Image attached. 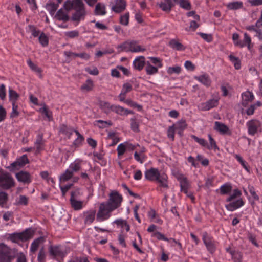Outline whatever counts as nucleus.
<instances>
[{
    "instance_id": "f257e3e1",
    "label": "nucleus",
    "mask_w": 262,
    "mask_h": 262,
    "mask_svg": "<svg viewBox=\"0 0 262 262\" xmlns=\"http://www.w3.org/2000/svg\"><path fill=\"white\" fill-rule=\"evenodd\" d=\"M242 195L241 191L238 189L233 190L232 194L228 197L226 201L227 202H230L229 204L226 205V209L230 211H233L234 210L243 206L245 203L242 199L240 198L235 201L231 202L232 200L236 198H239Z\"/></svg>"
},
{
    "instance_id": "f03ea898",
    "label": "nucleus",
    "mask_w": 262,
    "mask_h": 262,
    "mask_svg": "<svg viewBox=\"0 0 262 262\" xmlns=\"http://www.w3.org/2000/svg\"><path fill=\"white\" fill-rule=\"evenodd\" d=\"M81 168V161L79 160H75L70 165L69 168L60 176L59 180H69L73 178L77 179H80L79 177H74V174L80 170Z\"/></svg>"
},
{
    "instance_id": "7ed1b4c3",
    "label": "nucleus",
    "mask_w": 262,
    "mask_h": 262,
    "mask_svg": "<svg viewBox=\"0 0 262 262\" xmlns=\"http://www.w3.org/2000/svg\"><path fill=\"white\" fill-rule=\"evenodd\" d=\"M113 210L106 203H101L97 214V220L101 222L108 219L110 216L111 212Z\"/></svg>"
},
{
    "instance_id": "20e7f679",
    "label": "nucleus",
    "mask_w": 262,
    "mask_h": 262,
    "mask_svg": "<svg viewBox=\"0 0 262 262\" xmlns=\"http://www.w3.org/2000/svg\"><path fill=\"white\" fill-rule=\"evenodd\" d=\"M108 196V200L106 203L114 210L121 205L122 197L117 191H112Z\"/></svg>"
},
{
    "instance_id": "39448f33",
    "label": "nucleus",
    "mask_w": 262,
    "mask_h": 262,
    "mask_svg": "<svg viewBox=\"0 0 262 262\" xmlns=\"http://www.w3.org/2000/svg\"><path fill=\"white\" fill-rule=\"evenodd\" d=\"M50 255L53 257H63L67 254V252L61 245H51L49 248Z\"/></svg>"
},
{
    "instance_id": "423d86ee",
    "label": "nucleus",
    "mask_w": 262,
    "mask_h": 262,
    "mask_svg": "<svg viewBox=\"0 0 262 262\" xmlns=\"http://www.w3.org/2000/svg\"><path fill=\"white\" fill-rule=\"evenodd\" d=\"M203 241L208 251L211 253H214L216 249L215 242L206 232L203 233Z\"/></svg>"
},
{
    "instance_id": "0eeeda50",
    "label": "nucleus",
    "mask_w": 262,
    "mask_h": 262,
    "mask_svg": "<svg viewBox=\"0 0 262 262\" xmlns=\"http://www.w3.org/2000/svg\"><path fill=\"white\" fill-rule=\"evenodd\" d=\"M32 236V234L30 231L26 230L24 232L19 233H14L11 235V239L15 242L20 240L21 241H26L31 238Z\"/></svg>"
},
{
    "instance_id": "6e6552de",
    "label": "nucleus",
    "mask_w": 262,
    "mask_h": 262,
    "mask_svg": "<svg viewBox=\"0 0 262 262\" xmlns=\"http://www.w3.org/2000/svg\"><path fill=\"white\" fill-rule=\"evenodd\" d=\"M29 162L26 155H23L20 158L17 159L15 162L11 164L10 167L12 170L18 169Z\"/></svg>"
},
{
    "instance_id": "1a4fd4ad",
    "label": "nucleus",
    "mask_w": 262,
    "mask_h": 262,
    "mask_svg": "<svg viewBox=\"0 0 262 262\" xmlns=\"http://www.w3.org/2000/svg\"><path fill=\"white\" fill-rule=\"evenodd\" d=\"M260 126V123L257 120H251L247 122L248 133L251 135H254Z\"/></svg>"
},
{
    "instance_id": "9d476101",
    "label": "nucleus",
    "mask_w": 262,
    "mask_h": 262,
    "mask_svg": "<svg viewBox=\"0 0 262 262\" xmlns=\"http://www.w3.org/2000/svg\"><path fill=\"white\" fill-rule=\"evenodd\" d=\"M145 176V178L148 180H160L159 171L155 168H151L146 170Z\"/></svg>"
},
{
    "instance_id": "9b49d317",
    "label": "nucleus",
    "mask_w": 262,
    "mask_h": 262,
    "mask_svg": "<svg viewBox=\"0 0 262 262\" xmlns=\"http://www.w3.org/2000/svg\"><path fill=\"white\" fill-rule=\"evenodd\" d=\"M218 104V101L215 99L208 100L205 103H202L199 106V108L202 111H208L215 107Z\"/></svg>"
},
{
    "instance_id": "f8f14e48",
    "label": "nucleus",
    "mask_w": 262,
    "mask_h": 262,
    "mask_svg": "<svg viewBox=\"0 0 262 262\" xmlns=\"http://www.w3.org/2000/svg\"><path fill=\"white\" fill-rule=\"evenodd\" d=\"M126 2L124 0H115L112 6V10L116 13H120L125 10Z\"/></svg>"
},
{
    "instance_id": "ddd939ff",
    "label": "nucleus",
    "mask_w": 262,
    "mask_h": 262,
    "mask_svg": "<svg viewBox=\"0 0 262 262\" xmlns=\"http://www.w3.org/2000/svg\"><path fill=\"white\" fill-rule=\"evenodd\" d=\"M112 112H115L121 116L127 115L128 114L133 113V112L131 110L125 109L122 106L116 105H114L113 107H112Z\"/></svg>"
},
{
    "instance_id": "4468645a",
    "label": "nucleus",
    "mask_w": 262,
    "mask_h": 262,
    "mask_svg": "<svg viewBox=\"0 0 262 262\" xmlns=\"http://www.w3.org/2000/svg\"><path fill=\"white\" fill-rule=\"evenodd\" d=\"M86 15V10L78 11L72 14L71 20L78 23L80 21L84 20Z\"/></svg>"
},
{
    "instance_id": "2eb2a0df",
    "label": "nucleus",
    "mask_w": 262,
    "mask_h": 262,
    "mask_svg": "<svg viewBox=\"0 0 262 262\" xmlns=\"http://www.w3.org/2000/svg\"><path fill=\"white\" fill-rule=\"evenodd\" d=\"M45 146V141L43 140V135L39 134L37 136L36 141L35 142V147L36 148V153L38 154L43 149Z\"/></svg>"
},
{
    "instance_id": "dca6fc26",
    "label": "nucleus",
    "mask_w": 262,
    "mask_h": 262,
    "mask_svg": "<svg viewBox=\"0 0 262 262\" xmlns=\"http://www.w3.org/2000/svg\"><path fill=\"white\" fill-rule=\"evenodd\" d=\"M76 192H72L71 194L70 202L72 207L75 210H79L82 207V202L77 201L75 199Z\"/></svg>"
},
{
    "instance_id": "f3484780",
    "label": "nucleus",
    "mask_w": 262,
    "mask_h": 262,
    "mask_svg": "<svg viewBox=\"0 0 262 262\" xmlns=\"http://www.w3.org/2000/svg\"><path fill=\"white\" fill-rule=\"evenodd\" d=\"M159 7L164 11L169 12L173 4L171 0H163L159 4Z\"/></svg>"
},
{
    "instance_id": "a211bd4d",
    "label": "nucleus",
    "mask_w": 262,
    "mask_h": 262,
    "mask_svg": "<svg viewBox=\"0 0 262 262\" xmlns=\"http://www.w3.org/2000/svg\"><path fill=\"white\" fill-rule=\"evenodd\" d=\"M145 58L144 56H139L136 58L133 61V65L136 69L141 70L145 66Z\"/></svg>"
},
{
    "instance_id": "6ab92c4d",
    "label": "nucleus",
    "mask_w": 262,
    "mask_h": 262,
    "mask_svg": "<svg viewBox=\"0 0 262 262\" xmlns=\"http://www.w3.org/2000/svg\"><path fill=\"white\" fill-rule=\"evenodd\" d=\"M55 17L59 20L64 22L68 21L69 20L68 12L63 10L62 9H59L55 15Z\"/></svg>"
},
{
    "instance_id": "aec40b11",
    "label": "nucleus",
    "mask_w": 262,
    "mask_h": 262,
    "mask_svg": "<svg viewBox=\"0 0 262 262\" xmlns=\"http://www.w3.org/2000/svg\"><path fill=\"white\" fill-rule=\"evenodd\" d=\"M251 42V39L250 37L248 35L247 33H245L244 39L243 41H237L236 42H235V45L239 46L241 48H243L247 45L248 49H250Z\"/></svg>"
},
{
    "instance_id": "412c9836",
    "label": "nucleus",
    "mask_w": 262,
    "mask_h": 262,
    "mask_svg": "<svg viewBox=\"0 0 262 262\" xmlns=\"http://www.w3.org/2000/svg\"><path fill=\"white\" fill-rule=\"evenodd\" d=\"M214 128L222 134H228L229 131V129L227 126L224 123L217 121L215 122Z\"/></svg>"
},
{
    "instance_id": "4be33fe9",
    "label": "nucleus",
    "mask_w": 262,
    "mask_h": 262,
    "mask_svg": "<svg viewBox=\"0 0 262 262\" xmlns=\"http://www.w3.org/2000/svg\"><path fill=\"white\" fill-rule=\"evenodd\" d=\"M45 241L44 237L40 236L36 239H34L30 247V251L32 253H35L40 244L43 243Z\"/></svg>"
},
{
    "instance_id": "5701e85b",
    "label": "nucleus",
    "mask_w": 262,
    "mask_h": 262,
    "mask_svg": "<svg viewBox=\"0 0 262 262\" xmlns=\"http://www.w3.org/2000/svg\"><path fill=\"white\" fill-rule=\"evenodd\" d=\"M14 258L10 251L2 252L0 253L1 262H11Z\"/></svg>"
},
{
    "instance_id": "b1692460",
    "label": "nucleus",
    "mask_w": 262,
    "mask_h": 262,
    "mask_svg": "<svg viewBox=\"0 0 262 262\" xmlns=\"http://www.w3.org/2000/svg\"><path fill=\"white\" fill-rule=\"evenodd\" d=\"M181 190L183 191L185 193L191 198L192 200H194V198L192 196V194L188 192V189L190 188V185L189 181H181L180 183Z\"/></svg>"
},
{
    "instance_id": "393cba45",
    "label": "nucleus",
    "mask_w": 262,
    "mask_h": 262,
    "mask_svg": "<svg viewBox=\"0 0 262 262\" xmlns=\"http://www.w3.org/2000/svg\"><path fill=\"white\" fill-rule=\"evenodd\" d=\"M169 45L172 49L178 51H183L185 49V47L181 43L174 39L170 40Z\"/></svg>"
},
{
    "instance_id": "a878e982",
    "label": "nucleus",
    "mask_w": 262,
    "mask_h": 262,
    "mask_svg": "<svg viewBox=\"0 0 262 262\" xmlns=\"http://www.w3.org/2000/svg\"><path fill=\"white\" fill-rule=\"evenodd\" d=\"M195 79L207 86H209L211 84V80L207 74L195 76Z\"/></svg>"
},
{
    "instance_id": "bb28decb",
    "label": "nucleus",
    "mask_w": 262,
    "mask_h": 262,
    "mask_svg": "<svg viewBox=\"0 0 262 262\" xmlns=\"http://www.w3.org/2000/svg\"><path fill=\"white\" fill-rule=\"evenodd\" d=\"M243 105H245L247 102H251L254 98L252 93L250 91H246L242 94Z\"/></svg>"
},
{
    "instance_id": "cd10ccee",
    "label": "nucleus",
    "mask_w": 262,
    "mask_h": 262,
    "mask_svg": "<svg viewBox=\"0 0 262 262\" xmlns=\"http://www.w3.org/2000/svg\"><path fill=\"white\" fill-rule=\"evenodd\" d=\"M74 132H75V130L73 128L64 124L61 125L60 127V132L68 136L69 138Z\"/></svg>"
},
{
    "instance_id": "c85d7f7f",
    "label": "nucleus",
    "mask_w": 262,
    "mask_h": 262,
    "mask_svg": "<svg viewBox=\"0 0 262 262\" xmlns=\"http://www.w3.org/2000/svg\"><path fill=\"white\" fill-rule=\"evenodd\" d=\"M94 84L92 80L88 79L81 86V90L83 92H88L93 90Z\"/></svg>"
},
{
    "instance_id": "c756f323",
    "label": "nucleus",
    "mask_w": 262,
    "mask_h": 262,
    "mask_svg": "<svg viewBox=\"0 0 262 262\" xmlns=\"http://www.w3.org/2000/svg\"><path fill=\"white\" fill-rule=\"evenodd\" d=\"M8 201V195L5 192L0 191V206L2 208H7V204Z\"/></svg>"
},
{
    "instance_id": "7c9ffc66",
    "label": "nucleus",
    "mask_w": 262,
    "mask_h": 262,
    "mask_svg": "<svg viewBox=\"0 0 262 262\" xmlns=\"http://www.w3.org/2000/svg\"><path fill=\"white\" fill-rule=\"evenodd\" d=\"M113 105L105 101H101L99 104L100 108L106 114H108L112 111Z\"/></svg>"
},
{
    "instance_id": "2f4dec72",
    "label": "nucleus",
    "mask_w": 262,
    "mask_h": 262,
    "mask_svg": "<svg viewBox=\"0 0 262 262\" xmlns=\"http://www.w3.org/2000/svg\"><path fill=\"white\" fill-rule=\"evenodd\" d=\"M95 217V211L90 210L85 213V223L91 224L94 220Z\"/></svg>"
},
{
    "instance_id": "473e14b6",
    "label": "nucleus",
    "mask_w": 262,
    "mask_h": 262,
    "mask_svg": "<svg viewBox=\"0 0 262 262\" xmlns=\"http://www.w3.org/2000/svg\"><path fill=\"white\" fill-rule=\"evenodd\" d=\"M131 41H125L117 47L118 52L120 53L122 51L130 52Z\"/></svg>"
},
{
    "instance_id": "72a5a7b5",
    "label": "nucleus",
    "mask_w": 262,
    "mask_h": 262,
    "mask_svg": "<svg viewBox=\"0 0 262 262\" xmlns=\"http://www.w3.org/2000/svg\"><path fill=\"white\" fill-rule=\"evenodd\" d=\"M59 6L58 4H55L54 2H50L46 4V8L49 11L51 15L54 14Z\"/></svg>"
},
{
    "instance_id": "f704fd0d",
    "label": "nucleus",
    "mask_w": 262,
    "mask_h": 262,
    "mask_svg": "<svg viewBox=\"0 0 262 262\" xmlns=\"http://www.w3.org/2000/svg\"><path fill=\"white\" fill-rule=\"evenodd\" d=\"M17 180H30L31 179L30 174L27 171H21L16 173Z\"/></svg>"
},
{
    "instance_id": "c9c22d12",
    "label": "nucleus",
    "mask_w": 262,
    "mask_h": 262,
    "mask_svg": "<svg viewBox=\"0 0 262 262\" xmlns=\"http://www.w3.org/2000/svg\"><path fill=\"white\" fill-rule=\"evenodd\" d=\"M232 189V187L229 183H225L221 186L220 188V193L222 195L229 194L231 192Z\"/></svg>"
},
{
    "instance_id": "e433bc0d",
    "label": "nucleus",
    "mask_w": 262,
    "mask_h": 262,
    "mask_svg": "<svg viewBox=\"0 0 262 262\" xmlns=\"http://www.w3.org/2000/svg\"><path fill=\"white\" fill-rule=\"evenodd\" d=\"M95 12L96 15H105L106 14V11L104 5L100 3L97 4L95 7Z\"/></svg>"
},
{
    "instance_id": "4c0bfd02",
    "label": "nucleus",
    "mask_w": 262,
    "mask_h": 262,
    "mask_svg": "<svg viewBox=\"0 0 262 262\" xmlns=\"http://www.w3.org/2000/svg\"><path fill=\"white\" fill-rule=\"evenodd\" d=\"M243 4L242 2H234L230 3L227 5V7L230 10H237L242 8Z\"/></svg>"
},
{
    "instance_id": "58836bf2",
    "label": "nucleus",
    "mask_w": 262,
    "mask_h": 262,
    "mask_svg": "<svg viewBox=\"0 0 262 262\" xmlns=\"http://www.w3.org/2000/svg\"><path fill=\"white\" fill-rule=\"evenodd\" d=\"M230 254L234 262L242 261V254L241 252L236 251H230Z\"/></svg>"
},
{
    "instance_id": "ea45409f",
    "label": "nucleus",
    "mask_w": 262,
    "mask_h": 262,
    "mask_svg": "<svg viewBox=\"0 0 262 262\" xmlns=\"http://www.w3.org/2000/svg\"><path fill=\"white\" fill-rule=\"evenodd\" d=\"M18 94L14 90L9 89V97L10 100L12 101V103H16L17 100L19 98Z\"/></svg>"
},
{
    "instance_id": "a19ab883",
    "label": "nucleus",
    "mask_w": 262,
    "mask_h": 262,
    "mask_svg": "<svg viewBox=\"0 0 262 262\" xmlns=\"http://www.w3.org/2000/svg\"><path fill=\"white\" fill-rule=\"evenodd\" d=\"M74 10L75 12L78 11L85 10L84 4L81 0H75Z\"/></svg>"
},
{
    "instance_id": "79ce46f5",
    "label": "nucleus",
    "mask_w": 262,
    "mask_h": 262,
    "mask_svg": "<svg viewBox=\"0 0 262 262\" xmlns=\"http://www.w3.org/2000/svg\"><path fill=\"white\" fill-rule=\"evenodd\" d=\"M130 52H143L145 51L144 48H142L140 46H139L136 41H132L130 44Z\"/></svg>"
},
{
    "instance_id": "37998d69",
    "label": "nucleus",
    "mask_w": 262,
    "mask_h": 262,
    "mask_svg": "<svg viewBox=\"0 0 262 262\" xmlns=\"http://www.w3.org/2000/svg\"><path fill=\"white\" fill-rule=\"evenodd\" d=\"M145 70L147 74L148 75H152L158 72L157 68L152 66L148 61L146 63Z\"/></svg>"
},
{
    "instance_id": "c03bdc74",
    "label": "nucleus",
    "mask_w": 262,
    "mask_h": 262,
    "mask_svg": "<svg viewBox=\"0 0 262 262\" xmlns=\"http://www.w3.org/2000/svg\"><path fill=\"white\" fill-rule=\"evenodd\" d=\"M172 126H174L176 130H184L187 127V124L184 120H181Z\"/></svg>"
},
{
    "instance_id": "a18cd8bd",
    "label": "nucleus",
    "mask_w": 262,
    "mask_h": 262,
    "mask_svg": "<svg viewBox=\"0 0 262 262\" xmlns=\"http://www.w3.org/2000/svg\"><path fill=\"white\" fill-rule=\"evenodd\" d=\"M96 123H99L98 126L100 128H104L109 126L112 125L113 123L111 121H103L102 120H98L95 121V125Z\"/></svg>"
},
{
    "instance_id": "49530a36",
    "label": "nucleus",
    "mask_w": 262,
    "mask_h": 262,
    "mask_svg": "<svg viewBox=\"0 0 262 262\" xmlns=\"http://www.w3.org/2000/svg\"><path fill=\"white\" fill-rule=\"evenodd\" d=\"M39 41L40 43L43 47L47 46L49 43L48 38L47 35L42 32L39 36Z\"/></svg>"
},
{
    "instance_id": "de8ad7c7",
    "label": "nucleus",
    "mask_w": 262,
    "mask_h": 262,
    "mask_svg": "<svg viewBox=\"0 0 262 262\" xmlns=\"http://www.w3.org/2000/svg\"><path fill=\"white\" fill-rule=\"evenodd\" d=\"M229 58L230 61L234 64V67L236 69H239L241 68V62L237 57H236L232 55H230Z\"/></svg>"
},
{
    "instance_id": "09e8293b",
    "label": "nucleus",
    "mask_w": 262,
    "mask_h": 262,
    "mask_svg": "<svg viewBox=\"0 0 262 262\" xmlns=\"http://www.w3.org/2000/svg\"><path fill=\"white\" fill-rule=\"evenodd\" d=\"M0 185L4 189H9L14 186V181H0Z\"/></svg>"
},
{
    "instance_id": "8fccbe9b",
    "label": "nucleus",
    "mask_w": 262,
    "mask_h": 262,
    "mask_svg": "<svg viewBox=\"0 0 262 262\" xmlns=\"http://www.w3.org/2000/svg\"><path fill=\"white\" fill-rule=\"evenodd\" d=\"M27 62L31 69L38 73H41L42 71L41 69L34 64L30 59H28Z\"/></svg>"
},
{
    "instance_id": "3c124183",
    "label": "nucleus",
    "mask_w": 262,
    "mask_h": 262,
    "mask_svg": "<svg viewBox=\"0 0 262 262\" xmlns=\"http://www.w3.org/2000/svg\"><path fill=\"white\" fill-rule=\"evenodd\" d=\"M0 180H13V178L8 172L0 169Z\"/></svg>"
},
{
    "instance_id": "603ef678",
    "label": "nucleus",
    "mask_w": 262,
    "mask_h": 262,
    "mask_svg": "<svg viewBox=\"0 0 262 262\" xmlns=\"http://www.w3.org/2000/svg\"><path fill=\"white\" fill-rule=\"evenodd\" d=\"M179 4L181 8L187 10H190L191 8V4L187 0H180Z\"/></svg>"
},
{
    "instance_id": "864d4df0",
    "label": "nucleus",
    "mask_w": 262,
    "mask_h": 262,
    "mask_svg": "<svg viewBox=\"0 0 262 262\" xmlns=\"http://www.w3.org/2000/svg\"><path fill=\"white\" fill-rule=\"evenodd\" d=\"M131 121V128L134 132H139V122L135 118H133L130 119Z\"/></svg>"
},
{
    "instance_id": "5fc2aeb1",
    "label": "nucleus",
    "mask_w": 262,
    "mask_h": 262,
    "mask_svg": "<svg viewBox=\"0 0 262 262\" xmlns=\"http://www.w3.org/2000/svg\"><path fill=\"white\" fill-rule=\"evenodd\" d=\"M28 31L31 33L34 37H37L39 35V31L37 30L36 28L34 25H29Z\"/></svg>"
},
{
    "instance_id": "6e6d98bb",
    "label": "nucleus",
    "mask_w": 262,
    "mask_h": 262,
    "mask_svg": "<svg viewBox=\"0 0 262 262\" xmlns=\"http://www.w3.org/2000/svg\"><path fill=\"white\" fill-rule=\"evenodd\" d=\"M158 189L161 191H164L168 188L167 181H157Z\"/></svg>"
},
{
    "instance_id": "4d7b16f0",
    "label": "nucleus",
    "mask_w": 262,
    "mask_h": 262,
    "mask_svg": "<svg viewBox=\"0 0 262 262\" xmlns=\"http://www.w3.org/2000/svg\"><path fill=\"white\" fill-rule=\"evenodd\" d=\"M126 146L125 143L120 144L117 147V150L118 152V156L120 157L123 155L126 151Z\"/></svg>"
},
{
    "instance_id": "13d9d810",
    "label": "nucleus",
    "mask_w": 262,
    "mask_h": 262,
    "mask_svg": "<svg viewBox=\"0 0 262 262\" xmlns=\"http://www.w3.org/2000/svg\"><path fill=\"white\" fill-rule=\"evenodd\" d=\"M75 0L71 1H67L64 2V8L66 10L67 12H68L71 9H73L74 7Z\"/></svg>"
},
{
    "instance_id": "bf43d9fd",
    "label": "nucleus",
    "mask_w": 262,
    "mask_h": 262,
    "mask_svg": "<svg viewBox=\"0 0 262 262\" xmlns=\"http://www.w3.org/2000/svg\"><path fill=\"white\" fill-rule=\"evenodd\" d=\"M208 138L209 140L210 145L207 144V147L208 149H210L212 148L216 149L217 148L216 142L212 137L210 134L208 135Z\"/></svg>"
},
{
    "instance_id": "052dcab7",
    "label": "nucleus",
    "mask_w": 262,
    "mask_h": 262,
    "mask_svg": "<svg viewBox=\"0 0 262 262\" xmlns=\"http://www.w3.org/2000/svg\"><path fill=\"white\" fill-rule=\"evenodd\" d=\"M191 137L192 139H193L195 140V141L198 142L202 146L207 147V142L205 139L203 138H199L198 137L195 136V135H191Z\"/></svg>"
},
{
    "instance_id": "680f3d73",
    "label": "nucleus",
    "mask_w": 262,
    "mask_h": 262,
    "mask_svg": "<svg viewBox=\"0 0 262 262\" xmlns=\"http://www.w3.org/2000/svg\"><path fill=\"white\" fill-rule=\"evenodd\" d=\"M151 236L152 237H156L158 240L169 241L168 238L166 237L163 234L158 231L154 232Z\"/></svg>"
},
{
    "instance_id": "e2e57ef3",
    "label": "nucleus",
    "mask_w": 262,
    "mask_h": 262,
    "mask_svg": "<svg viewBox=\"0 0 262 262\" xmlns=\"http://www.w3.org/2000/svg\"><path fill=\"white\" fill-rule=\"evenodd\" d=\"M181 68L179 66L169 67L167 69V73L169 74L173 73L179 74L181 72Z\"/></svg>"
},
{
    "instance_id": "0e129e2a",
    "label": "nucleus",
    "mask_w": 262,
    "mask_h": 262,
    "mask_svg": "<svg viewBox=\"0 0 262 262\" xmlns=\"http://www.w3.org/2000/svg\"><path fill=\"white\" fill-rule=\"evenodd\" d=\"M75 133L77 136V139L74 141V144L75 145L78 146L83 141L84 138L83 136L77 130H75Z\"/></svg>"
},
{
    "instance_id": "69168bd1",
    "label": "nucleus",
    "mask_w": 262,
    "mask_h": 262,
    "mask_svg": "<svg viewBox=\"0 0 262 262\" xmlns=\"http://www.w3.org/2000/svg\"><path fill=\"white\" fill-rule=\"evenodd\" d=\"M176 130L174 127V126H171L169 127L167 130V136L172 141L174 140V131Z\"/></svg>"
},
{
    "instance_id": "338daca9",
    "label": "nucleus",
    "mask_w": 262,
    "mask_h": 262,
    "mask_svg": "<svg viewBox=\"0 0 262 262\" xmlns=\"http://www.w3.org/2000/svg\"><path fill=\"white\" fill-rule=\"evenodd\" d=\"M129 13H126L120 17V22L122 25L126 26L128 24Z\"/></svg>"
},
{
    "instance_id": "774afa93",
    "label": "nucleus",
    "mask_w": 262,
    "mask_h": 262,
    "mask_svg": "<svg viewBox=\"0 0 262 262\" xmlns=\"http://www.w3.org/2000/svg\"><path fill=\"white\" fill-rule=\"evenodd\" d=\"M132 90V85L129 83H126L123 85L121 93L126 95L127 93L130 92Z\"/></svg>"
}]
</instances>
